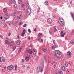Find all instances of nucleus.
Instances as JSON below:
<instances>
[{"mask_svg":"<svg viewBox=\"0 0 74 74\" xmlns=\"http://www.w3.org/2000/svg\"><path fill=\"white\" fill-rule=\"evenodd\" d=\"M39 41L40 42H41H41H43V40H42V39H39Z\"/></svg>","mask_w":74,"mask_h":74,"instance_id":"nucleus-26","label":"nucleus"},{"mask_svg":"<svg viewBox=\"0 0 74 74\" xmlns=\"http://www.w3.org/2000/svg\"><path fill=\"white\" fill-rule=\"evenodd\" d=\"M16 42L18 45H20V44H21V41L20 40H17L16 41Z\"/></svg>","mask_w":74,"mask_h":74,"instance_id":"nucleus-11","label":"nucleus"},{"mask_svg":"<svg viewBox=\"0 0 74 74\" xmlns=\"http://www.w3.org/2000/svg\"><path fill=\"white\" fill-rule=\"evenodd\" d=\"M16 47H13V51H14L15 49H16Z\"/></svg>","mask_w":74,"mask_h":74,"instance_id":"nucleus-38","label":"nucleus"},{"mask_svg":"<svg viewBox=\"0 0 74 74\" xmlns=\"http://www.w3.org/2000/svg\"><path fill=\"white\" fill-rule=\"evenodd\" d=\"M4 19H5V20H7V19H9L10 18V17H4Z\"/></svg>","mask_w":74,"mask_h":74,"instance_id":"nucleus-25","label":"nucleus"},{"mask_svg":"<svg viewBox=\"0 0 74 74\" xmlns=\"http://www.w3.org/2000/svg\"><path fill=\"white\" fill-rule=\"evenodd\" d=\"M15 70H17L16 68H15Z\"/></svg>","mask_w":74,"mask_h":74,"instance_id":"nucleus-62","label":"nucleus"},{"mask_svg":"<svg viewBox=\"0 0 74 74\" xmlns=\"http://www.w3.org/2000/svg\"><path fill=\"white\" fill-rule=\"evenodd\" d=\"M9 3H10V4H12V3H11V1H9Z\"/></svg>","mask_w":74,"mask_h":74,"instance_id":"nucleus-54","label":"nucleus"},{"mask_svg":"<svg viewBox=\"0 0 74 74\" xmlns=\"http://www.w3.org/2000/svg\"><path fill=\"white\" fill-rule=\"evenodd\" d=\"M71 16H72V17H73V19H74V17H73V15L72 14H71Z\"/></svg>","mask_w":74,"mask_h":74,"instance_id":"nucleus-43","label":"nucleus"},{"mask_svg":"<svg viewBox=\"0 0 74 74\" xmlns=\"http://www.w3.org/2000/svg\"><path fill=\"white\" fill-rule=\"evenodd\" d=\"M53 44H55V43L56 42H55V40H53Z\"/></svg>","mask_w":74,"mask_h":74,"instance_id":"nucleus-47","label":"nucleus"},{"mask_svg":"<svg viewBox=\"0 0 74 74\" xmlns=\"http://www.w3.org/2000/svg\"><path fill=\"white\" fill-rule=\"evenodd\" d=\"M30 58H28V57H27L25 59V60L27 61H28L29 60V59Z\"/></svg>","mask_w":74,"mask_h":74,"instance_id":"nucleus-23","label":"nucleus"},{"mask_svg":"<svg viewBox=\"0 0 74 74\" xmlns=\"http://www.w3.org/2000/svg\"><path fill=\"white\" fill-rule=\"evenodd\" d=\"M49 32L50 34H51V33H52V32H51V31H50Z\"/></svg>","mask_w":74,"mask_h":74,"instance_id":"nucleus-60","label":"nucleus"},{"mask_svg":"<svg viewBox=\"0 0 74 74\" xmlns=\"http://www.w3.org/2000/svg\"><path fill=\"white\" fill-rule=\"evenodd\" d=\"M23 18V16L22 15H20L19 16H18L17 18L18 19H21Z\"/></svg>","mask_w":74,"mask_h":74,"instance_id":"nucleus-10","label":"nucleus"},{"mask_svg":"<svg viewBox=\"0 0 74 74\" xmlns=\"http://www.w3.org/2000/svg\"><path fill=\"white\" fill-rule=\"evenodd\" d=\"M49 4V3L48 1H46L45 2V5H48Z\"/></svg>","mask_w":74,"mask_h":74,"instance_id":"nucleus-24","label":"nucleus"},{"mask_svg":"<svg viewBox=\"0 0 74 74\" xmlns=\"http://www.w3.org/2000/svg\"><path fill=\"white\" fill-rule=\"evenodd\" d=\"M60 34L61 37H63L64 35H66V34L65 33H63V31H62L60 33Z\"/></svg>","mask_w":74,"mask_h":74,"instance_id":"nucleus-5","label":"nucleus"},{"mask_svg":"<svg viewBox=\"0 0 74 74\" xmlns=\"http://www.w3.org/2000/svg\"><path fill=\"white\" fill-rule=\"evenodd\" d=\"M47 22L50 24L52 23V19L51 18H49L47 20Z\"/></svg>","mask_w":74,"mask_h":74,"instance_id":"nucleus-9","label":"nucleus"},{"mask_svg":"<svg viewBox=\"0 0 74 74\" xmlns=\"http://www.w3.org/2000/svg\"><path fill=\"white\" fill-rule=\"evenodd\" d=\"M7 26V24H5V25L3 26V27H6Z\"/></svg>","mask_w":74,"mask_h":74,"instance_id":"nucleus-36","label":"nucleus"},{"mask_svg":"<svg viewBox=\"0 0 74 74\" xmlns=\"http://www.w3.org/2000/svg\"><path fill=\"white\" fill-rule=\"evenodd\" d=\"M41 36H42V34L41 33H39L38 35V37H40Z\"/></svg>","mask_w":74,"mask_h":74,"instance_id":"nucleus-29","label":"nucleus"},{"mask_svg":"<svg viewBox=\"0 0 74 74\" xmlns=\"http://www.w3.org/2000/svg\"><path fill=\"white\" fill-rule=\"evenodd\" d=\"M22 46L21 47L20 49H22Z\"/></svg>","mask_w":74,"mask_h":74,"instance_id":"nucleus-63","label":"nucleus"},{"mask_svg":"<svg viewBox=\"0 0 74 74\" xmlns=\"http://www.w3.org/2000/svg\"><path fill=\"white\" fill-rule=\"evenodd\" d=\"M22 25V22H21L20 23H19V25L20 26H21V25Z\"/></svg>","mask_w":74,"mask_h":74,"instance_id":"nucleus-32","label":"nucleus"},{"mask_svg":"<svg viewBox=\"0 0 74 74\" xmlns=\"http://www.w3.org/2000/svg\"><path fill=\"white\" fill-rule=\"evenodd\" d=\"M27 57L30 59V56L29 55H28Z\"/></svg>","mask_w":74,"mask_h":74,"instance_id":"nucleus-45","label":"nucleus"},{"mask_svg":"<svg viewBox=\"0 0 74 74\" xmlns=\"http://www.w3.org/2000/svg\"><path fill=\"white\" fill-rule=\"evenodd\" d=\"M14 69V66L12 65H10V66H9L7 68L8 70H11Z\"/></svg>","mask_w":74,"mask_h":74,"instance_id":"nucleus-4","label":"nucleus"},{"mask_svg":"<svg viewBox=\"0 0 74 74\" xmlns=\"http://www.w3.org/2000/svg\"><path fill=\"white\" fill-rule=\"evenodd\" d=\"M37 71H40V67H38L37 68Z\"/></svg>","mask_w":74,"mask_h":74,"instance_id":"nucleus-27","label":"nucleus"},{"mask_svg":"<svg viewBox=\"0 0 74 74\" xmlns=\"http://www.w3.org/2000/svg\"><path fill=\"white\" fill-rule=\"evenodd\" d=\"M53 27L54 29H56V26H54Z\"/></svg>","mask_w":74,"mask_h":74,"instance_id":"nucleus-46","label":"nucleus"},{"mask_svg":"<svg viewBox=\"0 0 74 74\" xmlns=\"http://www.w3.org/2000/svg\"><path fill=\"white\" fill-rule=\"evenodd\" d=\"M31 12H32V9H31V8L29 6L26 12L27 14V15H29V14H31Z\"/></svg>","mask_w":74,"mask_h":74,"instance_id":"nucleus-3","label":"nucleus"},{"mask_svg":"<svg viewBox=\"0 0 74 74\" xmlns=\"http://www.w3.org/2000/svg\"><path fill=\"white\" fill-rule=\"evenodd\" d=\"M44 69V68L42 67V68L40 70V71L41 73L42 72V71H43V69Z\"/></svg>","mask_w":74,"mask_h":74,"instance_id":"nucleus-30","label":"nucleus"},{"mask_svg":"<svg viewBox=\"0 0 74 74\" xmlns=\"http://www.w3.org/2000/svg\"><path fill=\"white\" fill-rule=\"evenodd\" d=\"M42 50L44 52H46L47 50L46 48H43L42 49Z\"/></svg>","mask_w":74,"mask_h":74,"instance_id":"nucleus-22","label":"nucleus"},{"mask_svg":"<svg viewBox=\"0 0 74 74\" xmlns=\"http://www.w3.org/2000/svg\"><path fill=\"white\" fill-rule=\"evenodd\" d=\"M8 36H11V33L9 32V33H8Z\"/></svg>","mask_w":74,"mask_h":74,"instance_id":"nucleus-40","label":"nucleus"},{"mask_svg":"<svg viewBox=\"0 0 74 74\" xmlns=\"http://www.w3.org/2000/svg\"><path fill=\"white\" fill-rule=\"evenodd\" d=\"M17 38L18 39H19V35H18L17 36Z\"/></svg>","mask_w":74,"mask_h":74,"instance_id":"nucleus-51","label":"nucleus"},{"mask_svg":"<svg viewBox=\"0 0 74 74\" xmlns=\"http://www.w3.org/2000/svg\"><path fill=\"white\" fill-rule=\"evenodd\" d=\"M11 1L13 3L15 4L16 3V1L15 0H11Z\"/></svg>","mask_w":74,"mask_h":74,"instance_id":"nucleus-28","label":"nucleus"},{"mask_svg":"<svg viewBox=\"0 0 74 74\" xmlns=\"http://www.w3.org/2000/svg\"><path fill=\"white\" fill-rule=\"evenodd\" d=\"M55 53H56L55 55L56 56V57L58 58H61L62 57V55L60 51L59 50H56L55 51Z\"/></svg>","mask_w":74,"mask_h":74,"instance_id":"nucleus-1","label":"nucleus"},{"mask_svg":"<svg viewBox=\"0 0 74 74\" xmlns=\"http://www.w3.org/2000/svg\"><path fill=\"white\" fill-rule=\"evenodd\" d=\"M22 62H23V63L24 62V60H23V59H22Z\"/></svg>","mask_w":74,"mask_h":74,"instance_id":"nucleus-52","label":"nucleus"},{"mask_svg":"<svg viewBox=\"0 0 74 74\" xmlns=\"http://www.w3.org/2000/svg\"><path fill=\"white\" fill-rule=\"evenodd\" d=\"M66 67H68L69 66V64L68 63H66L65 64Z\"/></svg>","mask_w":74,"mask_h":74,"instance_id":"nucleus-31","label":"nucleus"},{"mask_svg":"<svg viewBox=\"0 0 74 74\" xmlns=\"http://www.w3.org/2000/svg\"><path fill=\"white\" fill-rule=\"evenodd\" d=\"M28 31L29 33H30L31 32V30H30V29H28Z\"/></svg>","mask_w":74,"mask_h":74,"instance_id":"nucleus-39","label":"nucleus"},{"mask_svg":"<svg viewBox=\"0 0 74 74\" xmlns=\"http://www.w3.org/2000/svg\"><path fill=\"white\" fill-rule=\"evenodd\" d=\"M2 23H5V20H3L1 22Z\"/></svg>","mask_w":74,"mask_h":74,"instance_id":"nucleus-35","label":"nucleus"},{"mask_svg":"<svg viewBox=\"0 0 74 74\" xmlns=\"http://www.w3.org/2000/svg\"><path fill=\"white\" fill-rule=\"evenodd\" d=\"M28 40H30V36H29L28 37Z\"/></svg>","mask_w":74,"mask_h":74,"instance_id":"nucleus-49","label":"nucleus"},{"mask_svg":"<svg viewBox=\"0 0 74 74\" xmlns=\"http://www.w3.org/2000/svg\"><path fill=\"white\" fill-rule=\"evenodd\" d=\"M0 62H1V57H0Z\"/></svg>","mask_w":74,"mask_h":74,"instance_id":"nucleus-48","label":"nucleus"},{"mask_svg":"<svg viewBox=\"0 0 74 74\" xmlns=\"http://www.w3.org/2000/svg\"><path fill=\"white\" fill-rule=\"evenodd\" d=\"M34 31H35V32H36V31H37V29H34Z\"/></svg>","mask_w":74,"mask_h":74,"instance_id":"nucleus-57","label":"nucleus"},{"mask_svg":"<svg viewBox=\"0 0 74 74\" xmlns=\"http://www.w3.org/2000/svg\"><path fill=\"white\" fill-rule=\"evenodd\" d=\"M57 31V29H54V32H56V31Z\"/></svg>","mask_w":74,"mask_h":74,"instance_id":"nucleus-44","label":"nucleus"},{"mask_svg":"<svg viewBox=\"0 0 74 74\" xmlns=\"http://www.w3.org/2000/svg\"><path fill=\"white\" fill-rule=\"evenodd\" d=\"M9 45H10L11 46L14 45V41H11L9 42Z\"/></svg>","mask_w":74,"mask_h":74,"instance_id":"nucleus-7","label":"nucleus"},{"mask_svg":"<svg viewBox=\"0 0 74 74\" xmlns=\"http://www.w3.org/2000/svg\"><path fill=\"white\" fill-rule=\"evenodd\" d=\"M23 27H26L27 26V25L26 24H25L24 25H23Z\"/></svg>","mask_w":74,"mask_h":74,"instance_id":"nucleus-42","label":"nucleus"},{"mask_svg":"<svg viewBox=\"0 0 74 74\" xmlns=\"http://www.w3.org/2000/svg\"><path fill=\"white\" fill-rule=\"evenodd\" d=\"M16 14V12H15V13L13 14L12 15L13 16H15V14Z\"/></svg>","mask_w":74,"mask_h":74,"instance_id":"nucleus-33","label":"nucleus"},{"mask_svg":"<svg viewBox=\"0 0 74 74\" xmlns=\"http://www.w3.org/2000/svg\"><path fill=\"white\" fill-rule=\"evenodd\" d=\"M14 7L15 8H16L17 7V5H15L14 6Z\"/></svg>","mask_w":74,"mask_h":74,"instance_id":"nucleus-41","label":"nucleus"},{"mask_svg":"<svg viewBox=\"0 0 74 74\" xmlns=\"http://www.w3.org/2000/svg\"><path fill=\"white\" fill-rule=\"evenodd\" d=\"M1 19H3V17L1 16L0 17Z\"/></svg>","mask_w":74,"mask_h":74,"instance_id":"nucleus-59","label":"nucleus"},{"mask_svg":"<svg viewBox=\"0 0 74 74\" xmlns=\"http://www.w3.org/2000/svg\"><path fill=\"white\" fill-rule=\"evenodd\" d=\"M67 54L69 56H71V52L70 51H68L67 53Z\"/></svg>","mask_w":74,"mask_h":74,"instance_id":"nucleus-14","label":"nucleus"},{"mask_svg":"<svg viewBox=\"0 0 74 74\" xmlns=\"http://www.w3.org/2000/svg\"><path fill=\"white\" fill-rule=\"evenodd\" d=\"M71 43H72V44H73V43H74V40H72L71 42Z\"/></svg>","mask_w":74,"mask_h":74,"instance_id":"nucleus-34","label":"nucleus"},{"mask_svg":"<svg viewBox=\"0 0 74 74\" xmlns=\"http://www.w3.org/2000/svg\"><path fill=\"white\" fill-rule=\"evenodd\" d=\"M7 9L6 8H4L3 9V12H4V13H5L7 12Z\"/></svg>","mask_w":74,"mask_h":74,"instance_id":"nucleus-17","label":"nucleus"},{"mask_svg":"<svg viewBox=\"0 0 74 74\" xmlns=\"http://www.w3.org/2000/svg\"><path fill=\"white\" fill-rule=\"evenodd\" d=\"M62 69L63 70V71H65L66 69H65V67L64 66H63L62 67Z\"/></svg>","mask_w":74,"mask_h":74,"instance_id":"nucleus-19","label":"nucleus"},{"mask_svg":"<svg viewBox=\"0 0 74 74\" xmlns=\"http://www.w3.org/2000/svg\"><path fill=\"white\" fill-rule=\"evenodd\" d=\"M58 22L60 26H63L64 25V20L63 18H59L58 20Z\"/></svg>","mask_w":74,"mask_h":74,"instance_id":"nucleus-2","label":"nucleus"},{"mask_svg":"<svg viewBox=\"0 0 74 74\" xmlns=\"http://www.w3.org/2000/svg\"><path fill=\"white\" fill-rule=\"evenodd\" d=\"M6 68H7V67L6 66H5L4 67V69H6Z\"/></svg>","mask_w":74,"mask_h":74,"instance_id":"nucleus-61","label":"nucleus"},{"mask_svg":"<svg viewBox=\"0 0 74 74\" xmlns=\"http://www.w3.org/2000/svg\"><path fill=\"white\" fill-rule=\"evenodd\" d=\"M19 21L17 20L14 23L13 25L14 26H16L17 24H18V23L19 22Z\"/></svg>","mask_w":74,"mask_h":74,"instance_id":"nucleus-13","label":"nucleus"},{"mask_svg":"<svg viewBox=\"0 0 74 74\" xmlns=\"http://www.w3.org/2000/svg\"><path fill=\"white\" fill-rule=\"evenodd\" d=\"M22 7H25V5L23 4L22 5Z\"/></svg>","mask_w":74,"mask_h":74,"instance_id":"nucleus-50","label":"nucleus"},{"mask_svg":"<svg viewBox=\"0 0 74 74\" xmlns=\"http://www.w3.org/2000/svg\"><path fill=\"white\" fill-rule=\"evenodd\" d=\"M36 52L37 51L36 50V49H34L33 50V53L34 54V55H36Z\"/></svg>","mask_w":74,"mask_h":74,"instance_id":"nucleus-15","label":"nucleus"},{"mask_svg":"<svg viewBox=\"0 0 74 74\" xmlns=\"http://www.w3.org/2000/svg\"><path fill=\"white\" fill-rule=\"evenodd\" d=\"M25 3L27 5H29V3H28V2H26Z\"/></svg>","mask_w":74,"mask_h":74,"instance_id":"nucleus-37","label":"nucleus"},{"mask_svg":"<svg viewBox=\"0 0 74 74\" xmlns=\"http://www.w3.org/2000/svg\"><path fill=\"white\" fill-rule=\"evenodd\" d=\"M2 62L3 63H5V58H4V57H2Z\"/></svg>","mask_w":74,"mask_h":74,"instance_id":"nucleus-21","label":"nucleus"},{"mask_svg":"<svg viewBox=\"0 0 74 74\" xmlns=\"http://www.w3.org/2000/svg\"><path fill=\"white\" fill-rule=\"evenodd\" d=\"M5 15H6V16H8V13H6L5 14Z\"/></svg>","mask_w":74,"mask_h":74,"instance_id":"nucleus-53","label":"nucleus"},{"mask_svg":"<svg viewBox=\"0 0 74 74\" xmlns=\"http://www.w3.org/2000/svg\"><path fill=\"white\" fill-rule=\"evenodd\" d=\"M27 53H29L30 54H32V49H29V50L27 51Z\"/></svg>","mask_w":74,"mask_h":74,"instance_id":"nucleus-8","label":"nucleus"},{"mask_svg":"<svg viewBox=\"0 0 74 74\" xmlns=\"http://www.w3.org/2000/svg\"><path fill=\"white\" fill-rule=\"evenodd\" d=\"M58 73H59V74H63L62 71V69H60L59 70V71H58Z\"/></svg>","mask_w":74,"mask_h":74,"instance_id":"nucleus-12","label":"nucleus"},{"mask_svg":"<svg viewBox=\"0 0 74 74\" xmlns=\"http://www.w3.org/2000/svg\"><path fill=\"white\" fill-rule=\"evenodd\" d=\"M57 47H58V46H52L51 47V48L52 49H55L56 48H57Z\"/></svg>","mask_w":74,"mask_h":74,"instance_id":"nucleus-16","label":"nucleus"},{"mask_svg":"<svg viewBox=\"0 0 74 74\" xmlns=\"http://www.w3.org/2000/svg\"><path fill=\"white\" fill-rule=\"evenodd\" d=\"M18 3L19 4H22V1H21V0H19L18 1Z\"/></svg>","mask_w":74,"mask_h":74,"instance_id":"nucleus-20","label":"nucleus"},{"mask_svg":"<svg viewBox=\"0 0 74 74\" xmlns=\"http://www.w3.org/2000/svg\"><path fill=\"white\" fill-rule=\"evenodd\" d=\"M10 56L11 57H12V56H13V54H12L10 55Z\"/></svg>","mask_w":74,"mask_h":74,"instance_id":"nucleus-55","label":"nucleus"},{"mask_svg":"<svg viewBox=\"0 0 74 74\" xmlns=\"http://www.w3.org/2000/svg\"><path fill=\"white\" fill-rule=\"evenodd\" d=\"M17 67V65H15V68H16Z\"/></svg>","mask_w":74,"mask_h":74,"instance_id":"nucleus-58","label":"nucleus"},{"mask_svg":"<svg viewBox=\"0 0 74 74\" xmlns=\"http://www.w3.org/2000/svg\"><path fill=\"white\" fill-rule=\"evenodd\" d=\"M5 43L6 44H8V43H9V42H8V41L7 40H5Z\"/></svg>","mask_w":74,"mask_h":74,"instance_id":"nucleus-18","label":"nucleus"},{"mask_svg":"<svg viewBox=\"0 0 74 74\" xmlns=\"http://www.w3.org/2000/svg\"><path fill=\"white\" fill-rule=\"evenodd\" d=\"M22 67H25V65H23L22 66Z\"/></svg>","mask_w":74,"mask_h":74,"instance_id":"nucleus-56","label":"nucleus"},{"mask_svg":"<svg viewBox=\"0 0 74 74\" xmlns=\"http://www.w3.org/2000/svg\"><path fill=\"white\" fill-rule=\"evenodd\" d=\"M27 68H30V66H27Z\"/></svg>","mask_w":74,"mask_h":74,"instance_id":"nucleus-64","label":"nucleus"},{"mask_svg":"<svg viewBox=\"0 0 74 74\" xmlns=\"http://www.w3.org/2000/svg\"><path fill=\"white\" fill-rule=\"evenodd\" d=\"M25 32L26 30H25V29H23V32L21 34V36H22V37H23V36H24V35H25Z\"/></svg>","mask_w":74,"mask_h":74,"instance_id":"nucleus-6","label":"nucleus"}]
</instances>
